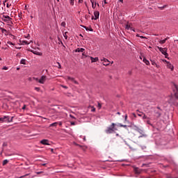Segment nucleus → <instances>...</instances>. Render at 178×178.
I'll return each mask as SVG.
<instances>
[{"instance_id":"nucleus-43","label":"nucleus","mask_w":178,"mask_h":178,"mask_svg":"<svg viewBox=\"0 0 178 178\" xmlns=\"http://www.w3.org/2000/svg\"><path fill=\"white\" fill-rule=\"evenodd\" d=\"M124 120H125V122L127 120V114H126L124 116Z\"/></svg>"},{"instance_id":"nucleus-13","label":"nucleus","mask_w":178,"mask_h":178,"mask_svg":"<svg viewBox=\"0 0 178 178\" xmlns=\"http://www.w3.org/2000/svg\"><path fill=\"white\" fill-rule=\"evenodd\" d=\"M167 67L168 69H170L171 71H173V70L175 69L173 65H172L170 62H167Z\"/></svg>"},{"instance_id":"nucleus-22","label":"nucleus","mask_w":178,"mask_h":178,"mask_svg":"<svg viewBox=\"0 0 178 178\" xmlns=\"http://www.w3.org/2000/svg\"><path fill=\"white\" fill-rule=\"evenodd\" d=\"M75 52H84V49H83V48H77L75 50Z\"/></svg>"},{"instance_id":"nucleus-54","label":"nucleus","mask_w":178,"mask_h":178,"mask_svg":"<svg viewBox=\"0 0 178 178\" xmlns=\"http://www.w3.org/2000/svg\"><path fill=\"white\" fill-rule=\"evenodd\" d=\"M86 30H90V29L85 27Z\"/></svg>"},{"instance_id":"nucleus-4","label":"nucleus","mask_w":178,"mask_h":178,"mask_svg":"<svg viewBox=\"0 0 178 178\" xmlns=\"http://www.w3.org/2000/svg\"><path fill=\"white\" fill-rule=\"evenodd\" d=\"M157 109V110H156ZM154 110V115L156 118H161L162 116V109L159 106Z\"/></svg>"},{"instance_id":"nucleus-35","label":"nucleus","mask_w":178,"mask_h":178,"mask_svg":"<svg viewBox=\"0 0 178 178\" xmlns=\"http://www.w3.org/2000/svg\"><path fill=\"white\" fill-rule=\"evenodd\" d=\"M7 44H8V45H15V43H13L10 41L8 42Z\"/></svg>"},{"instance_id":"nucleus-37","label":"nucleus","mask_w":178,"mask_h":178,"mask_svg":"<svg viewBox=\"0 0 178 178\" xmlns=\"http://www.w3.org/2000/svg\"><path fill=\"white\" fill-rule=\"evenodd\" d=\"M61 26H62V27H65L66 26V23L65 22H62Z\"/></svg>"},{"instance_id":"nucleus-23","label":"nucleus","mask_w":178,"mask_h":178,"mask_svg":"<svg viewBox=\"0 0 178 178\" xmlns=\"http://www.w3.org/2000/svg\"><path fill=\"white\" fill-rule=\"evenodd\" d=\"M9 163V160L5 159L3 161V166H5V165L8 164Z\"/></svg>"},{"instance_id":"nucleus-11","label":"nucleus","mask_w":178,"mask_h":178,"mask_svg":"<svg viewBox=\"0 0 178 178\" xmlns=\"http://www.w3.org/2000/svg\"><path fill=\"white\" fill-rule=\"evenodd\" d=\"M125 29H126V30H131V31H134V32H136V31L140 32V31L135 30L134 29H133V27L130 26V25H129V24H127L125 26Z\"/></svg>"},{"instance_id":"nucleus-30","label":"nucleus","mask_w":178,"mask_h":178,"mask_svg":"<svg viewBox=\"0 0 178 178\" xmlns=\"http://www.w3.org/2000/svg\"><path fill=\"white\" fill-rule=\"evenodd\" d=\"M143 114H144V113L139 112V113H138V116H140V118H141V116H143Z\"/></svg>"},{"instance_id":"nucleus-15","label":"nucleus","mask_w":178,"mask_h":178,"mask_svg":"<svg viewBox=\"0 0 178 178\" xmlns=\"http://www.w3.org/2000/svg\"><path fill=\"white\" fill-rule=\"evenodd\" d=\"M150 62L153 66H156V67L159 68V65L156 64L154 60L151 59Z\"/></svg>"},{"instance_id":"nucleus-60","label":"nucleus","mask_w":178,"mask_h":178,"mask_svg":"<svg viewBox=\"0 0 178 178\" xmlns=\"http://www.w3.org/2000/svg\"><path fill=\"white\" fill-rule=\"evenodd\" d=\"M12 156V154H8V156Z\"/></svg>"},{"instance_id":"nucleus-46","label":"nucleus","mask_w":178,"mask_h":178,"mask_svg":"<svg viewBox=\"0 0 178 178\" xmlns=\"http://www.w3.org/2000/svg\"><path fill=\"white\" fill-rule=\"evenodd\" d=\"M6 145H7L6 143H3V147H6Z\"/></svg>"},{"instance_id":"nucleus-48","label":"nucleus","mask_w":178,"mask_h":178,"mask_svg":"<svg viewBox=\"0 0 178 178\" xmlns=\"http://www.w3.org/2000/svg\"><path fill=\"white\" fill-rule=\"evenodd\" d=\"M22 109H23V110L26 109V105H24V106L22 107Z\"/></svg>"},{"instance_id":"nucleus-6","label":"nucleus","mask_w":178,"mask_h":178,"mask_svg":"<svg viewBox=\"0 0 178 178\" xmlns=\"http://www.w3.org/2000/svg\"><path fill=\"white\" fill-rule=\"evenodd\" d=\"M8 120H9V115H4L0 118V123H8Z\"/></svg>"},{"instance_id":"nucleus-45","label":"nucleus","mask_w":178,"mask_h":178,"mask_svg":"<svg viewBox=\"0 0 178 178\" xmlns=\"http://www.w3.org/2000/svg\"><path fill=\"white\" fill-rule=\"evenodd\" d=\"M64 37H65V40H67V35H66V33L64 34Z\"/></svg>"},{"instance_id":"nucleus-19","label":"nucleus","mask_w":178,"mask_h":178,"mask_svg":"<svg viewBox=\"0 0 178 178\" xmlns=\"http://www.w3.org/2000/svg\"><path fill=\"white\" fill-rule=\"evenodd\" d=\"M134 127H136L135 130H136V131L140 133V134H143V130L140 129V128H138L137 126H134Z\"/></svg>"},{"instance_id":"nucleus-49","label":"nucleus","mask_w":178,"mask_h":178,"mask_svg":"<svg viewBox=\"0 0 178 178\" xmlns=\"http://www.w3.org/2000/svg\"><path fill=\"white\" fill-rule=\"evenodd\" d=\"M163 62H166L168 63V62H169V61H168L166 60H163Z\"/></svg>"},{"instance_id":"nucleus-38","label":"nucleus","mask_w":178,"mask_h":178,"mask_svg":"<svg viewBox=\"0 0 178 178\" xmlns=\"http://www.w3.org/2000/svg\"><path fill=\"white\" fill-rule=\"evenodd\" d=\"M70 123H71V125H72V126L76 125V122H71Z\"/></svg>"},{"instance_id":"nucleus-40","label":"nucleus","mask_w":178,"mask_h":178,"mask_svg":"<svg viewBox=\"0 0 178 178\" xmlns=\"http://www.w3.org/2000/svg\"><path fill=\"white\" fill-rule=\"evenodd\" d=\"M70 117L72 119H76V118H74V116H73L72 114L70 115Z\"/></svg>"},{"instance_id":"nucleus-42","label":"nucleus","mask_w":178,"mask_h":178,"mask_svg":"<svg viewBox=\"0 0 178 178\" xmlns=\"http://www.w3.org/2000/svg\"><path fill=\"white\" fill-rule=\"evenodd\" d=\"M135 172H136V173H138V174L140 173V172L138 171V169H137V168L135 169Z\"/></svg>"},{"instance_id":"nucleus-56","label":"nucleus","mask_w":178,"mask_h":178,"mask_svg":"<svg viewBox=\"0 0 178 178\" xmlns=\"http://www.w3.org/2000/svg\"><path fill=\"white\" fill-rule=\"evenodd\" d=\"M90 31H92V28H90Z\"/></svg>"},{"instance_id":"nucleus-34","label":"nucleus","mask_w":178,"mask_h":178,"mask_svg":"<svg viewBox=\"0 0 178 178\" xmlns=\"http://www.w3.org/2000/svg\"><path fill=\"white\" fill-rule=\"evenodd\" d=\"M97 107L99 108V109H101V108L102 107V105L100 103H98Z\"/></svg>"},{"instance_id":"nucleus-36","label":"nucleus","mask_w":178,"mask_h":178,"mask_svg":"<svg viewBox=\"0 0 178 178\" xmlns=\"http://www.w3.org/2000/svg\"><path fill=\"white\" fill-rule=\"evenodd\" d=\"M136 37H140V38H145V36H140L139 34H136Z\"/></svg>"},{"instance_id":"nucleus-39","label":"nucleus","mask_w":178,"mask_h":178,"mask_svg":"<svg viewBox=\"0 0 178 178\" xmlns=\"http://www.w3.org/2000/svg\"><path fill=\"white\" fill-rule=\"evenodd\" d=\"M3 70H8V67L4 66V67H3Z\"/></svg>"},{"instance_id":"nucleus-52","label":"nucleus","mask_w":178,"mask_h":178,"mask_svg":"<svg viewBox=\"0 0 178 178\" xmlns=\"http://www.w3.org/2000/svg\"><path fill=\"white\" fill-rule=\"evenodd\" d=\"M104 3H108L106 2V0H104Z\"/></svg>"},{"instance_id":"nucleus-1","label":"nucleus","mask_w":178,"mask_h":178,"mask_svg":"<svg viewBox=\"0 0 178 178\" xmlns=\"http://www.w3.org/2000/svg\"><path fill=\"white\" fill-rule=\"evenodd\" d=\"M172 91H173V95L175 98H173V96L170 97V99L168 100L169 104H172V105H178V103L176 102L178 100V88L176 84H172Z\"/></svg>"},{"instance_id":"nucleus-44","label":"nucleus","mask_w":178,"mask_h":178,"mask_svg":"<svg viewBox=\"0 0 178 178\" xmlns=\"http://www.w3.org/2000/svg\"><path fill=\"white\" fill-rule=\"evenodd\" d=\"M61 87H63V88L67 89V86H63V85H62V86H61Z\"/></svg>"},{"instance_id":"nucleus-61","label":"nucleus","mask_w":178,"mask_h":178,"mask_svg":"<svg viewBox=\"0 0 178 178\" xmlns=\"http://www.w3.org/2000/svg\"><path fill=\"white\" fill-rule=\"evenodd\" d=\"M19 67H17V70H19Z\"/></svg>"},{"instance_id":"nucleus-64","label":"nucleus","mask_w":178,"mask_h":178,"mask_svg":"<svg viewBox=\"0 0 178 178\" xmlns=\"http://www.w3.org/2000/svg\"><path fill=\"white\" fill-rule=\"evenodd\" d=\"M58 2H59V0H57Z\"/></svg>"},{"instance_id":"nucleus-55","label":"nucleus","mask_w":178,"mask_h":178,"mask_svg":"<svg viewBox=\"0 0 178 178\" xmlns=\"http://www.w3.org/2000/svg\"><path fill=\"white\" fill-rule=\"evenodd\" d=\"M117 115H120V112H118V113H117Z\"/></svg>"},{"instance_id":"nucleus-41","label":"nucleus","mask_w":178,"mask_h":178,"mask_svg":"<svg viewBox=\"0 0 178 178\" xmlns=\"http://www.w3.org/2000/svg\"><path fill=\"white\" fill-rule=\"evenodd\" d=\"M35 90L38 92V91H40V88L35 87Z\"/></svg>"},{"instance_id":"nucleus-51","label":"nucleus","mask_w":178,"mask_h":178,"mask_svg":"<svg viewBox=\"0 0 178 178\" xmlns=\"http://www.w3.org/2000/svg\"><path fill=\"white\" fill-rule=\"evenodd\" d=\"M79 2L81 3V2H83V0H79Z\"/></svg>"},{"instance_id":"nucleus-33","label":"nucleus","mask_w":178,"mask_h":178,"mask_svg":"<svg viewBox=\"0 0 178 178\" xmlns=\"http://www.w3.org/2000/svg\"><path fill=\"white\" fill-rule=\"evenodd\" d=\"M90 108H91V112H95V108H94V106H90Z\"/></svg>"},{"instance_id":"nucleus-3","label":"nucleus","mask_w":178,"mask_h":178,"mask_svg":"<svg viewBox=\"0 0 178 178\" xmlns=\"http://www.w3.org/2000/svg\"><path fill=\"white\" fill-rule=\"evenodd\" d=\"M157 48L159 51H160V52H161V54L165 56V58H168L169 56V54H168V48H162L159 47H157Z\"/></svg>"},{"instance_id":"nucleus-57","label":"nucleus","mask_w":178,"mask_h":178,"mask_svg":"<svg viewBox=\"0 0 178 178\" xmlns=\"http://www.w3.org/2000/svg\"><path fill=\"white\" fill-rule=\"evenodd\" d=\"M168 39H169V38H165L166 41H168Z\"/></svg>"},{"instance_id":"nucleus-62","label":"nucleus","mask_w":178,"mask_h":178,"mask_svg":"<svg viewBox=\"0 0 178 178\" xmlns=\"http://www.w3.org/2000/svg\"><path fill=\"white\" fill-rule=\"evenodd\" d=\"M75 145H79L75 143Z\"/></svg>"},{"instance_id":"nucleus-53","label":"nucleus","mask_w":178,"mask_h":178,"mask_svg":"<svg viewBox=\"0 0 178 178\" xmlns=\"http://www.w3.org/2000/svg\"><path fill=\"white\" fill-rule=\"evenodd\" d=\"M59 126H62V122H59Z\"/></svg>"},{"instance_id":"nucleus-18","label":"nucleus","mask_w":178,"mask_h":178,"mask_svg":"<svg viewBox=\"0 0 178 178\" xmlns=\"http://www.w3.org/2000/svg\"><path fill=\"white\" fill-rule=\"evenodd\" d=\"M31 52H32L33 54H34V55H38L39 56H41V55H42V54H41L40 52L34 51V50H31Z\"/></svg>"},{"instance_id":"nucleus-32","label":"nucleus","mask_w":178,"mask_h":178,"mask_svg":"<svg viewBox=\"0 0 178 178\" xmlns=\"http://www.w3.org/2000/svg\"><path fill=\"white\" fill-rule=\"evenodd\" d=\"M120 127H124L126 129L127 127V125H123L122 124H119Z\"/></svg>"},{"instance_id":"nucleus-14","label":"nucleus","mask_w":178,"mask_h":178,"mask_svg":"<svg viewBox=\"0 0 178 178\" xmlns=\"http://www.w3.org/2000/svg\"><path fill=\"white\" fill-rule=\"evenodd\" d=\"M90 2L92 3V7L93 9H95V8H97V6H99V4L97 3H95L94 0H90Z\"/></svg>"},{"instance_id":"nucleus-63","label":"nucleus","mask_w":178,"mask_h":178,"mask_svg":"<svg viewBox=\"0 0 178 178\" xmlns=\"http://www.w3.org/2000/svg\"><path fill=\"white\" fill-rule=\"evenodd\" d=\"M51 151H54V149H51Z\"/></svg>"},{"instance_id":"nucleus-59","label":"nucleus","mask_w":178,"mask_h":178,"mask_svg":"<svg viewBox=\"0 0 178 178\" xmlns=\"http://www.w3.org/2000/svg\"><path fill=\"white\" fill-rule=\"evenodd\" d=\"M120 2H123V0H120Z\"/></svg>"},{"instance_id":"nucleus-28","label":"nucleus","mask_w":178,"mask_h":178,"mask_svg":"<svg viewBox=\"0 0 178 178\" xmlns=\"http://www.w3.org/2000/svg\"><path fill=\"white\" fill-rule=\"evenodd\" d=\"M143 137H147V134H142L140 136H138V138H143Z\"/></svg>"},{"instance_id":"nucleus-5","label":"nucleus","mask_w":178,"mask_h":178,"mask_svg":"<svg viewBox=\"0 0 178 178\" xmlns=\"http://www.w3.org/2000/svg\"><path fill=\"white\" fill-rule=\"evenodd\" d=\"M35 81H38V83H40V84H44V83L47 81V76L42 75L40 79L38 78H35Z\"/></svg>"},{"instance_id":"nucleus-21","label":"nucleus","mask_w":178,"mask_h":178,"mask_svg":"<svg viewBox=\"0 0 178 178\" xmlns=\"http://www.w3.org/2000/svg\"><path fill=\"white\" fill-rule=\"evenodd\" d=\"M143 62H144V63H145V65H147V66H149V60H147V58H144L143 60Z\"/></svg>"},{"instance_id":"nucleus-10","label":"nucleus","mask_w":178,"mask_h":178,"mask_svg":"<svg viewBox=\"0 0 178 178\" xmlns=\"http://www.w3.org/2000/svg\"><path fill=\"white\" fill-rule=\"evenodd\" d=\"M40 144H42L43 145H51V144H49V140L47 139L40 140Z\"/></svg>"},{"instance_id":"nucleus-20","label":"nucleus","mask_w":178,"mask_h":178,"mask_svg":"<svg viewBox=\"0 0 178 178\" xmlns=\"http://www.w3.org/2000/svg\"><path fill=\"white\" fill-rule=\"evenodd\" d=\"M90 59L92 60V63H94L95 62H98V57H95V58L90 57Z\"/></svg>"},{"instance_id":"nucleus-16","label":"nucleus","mask_w":178,"mask_h":178,"mask_svg":"<svg viewBox=\"0 0 178 178\" xmlns=\"http://www.w3.org/2000/svg\"><path fill=\"white\" fill-rule=\"evenodd\" d=\"M1 33H4L5 35H8V31L2 27H0Z\"/></svg>"},{"instance_id":"nucleus-9","label":"nucleus","mask_w":178,"mask_h":178,"mask_svg":"<svg viewBox=\"0 0 178 178\" xmlns=\"http://www.w3.org/2000/svg\"><path fill=\"white\" fill-rule=\"evenodd\" d=\"M102 62L104 66H108V65H109V63H110V61H108V60L105 58H103L102 59Z\"/></svg>"},{"instance_id":"nucleus-25","label":"nucleus","mask_w":178,"mask_h":178,"mask_svg":"<svg viewBox=\"0 0 178 178\" xmlns=\"http://www.w3.org/2000/svg\"><path fill=\"white\" fill-rule=\"evenodd\" d=\"M13 118L15 117H11V118H10L8 116V120H7L8 123H10L11 122H13Z\"/></svg>"},{"instance_id":"nucleus-29","label":"nucleus","mask_w":178,"mask_h":178,"mask_svg":"<svg viewBox=\"0 0 178 178\" xmlns=\"http://www.w3.org/2000/svg\"><path fill=\"white\" fill-rule=\"evenodd\" d=\"M142 119H143V120H145V119H148V117H147V115H145V114L143 113V117H142Z\"/></svg>"},{"instance_id":"nucleus-27","label":"nucleus","mask_w":178,"mask_h":178,"mask_svg":"<svg viewBox=\"0 0 178 178\" xmlns=\"http://www.w3.org/2000/svg\"><path fill=\"white\" fill-rule=\"evenodd\" d=\"M165 42H166V39H164V40H160V41H159V44H165Z\"/></svg>"},{"instance_id":"nucleus-17","label":"nucleus","mask_w":178,"mask_h":178,"mask_svg":"<svg viewBox=\"0 0 178 178\" xmlns=\"http://www.w3.org/2000/svg\"><path fill=\"white\" fill-rule=\"evenodd\" d=\"M20 42L22 45H29L30 44L27 40H20Z\"/></svg>"},{"instance_id":"nucleus-26","label":"nucleus","mask_w":178,"mask_h":178,"mask_svg":"<svg viewBox=\"0 0 178 178\" xmlns=\"http://www.w3.org/2000/svg\"><path fill=\"white\" fill-rule=\"evenodd\" d=\"M21 65H26V59H22L20 61Z\"/></svg>"},{"instance_id":"nucleus-47","label":"nucleus","mask_w":178,"mask_h":178,"mask_svg":"<svg viewBox=\"0 0 178 178\" xmlns=\"http://www.w3.org/2000/svg\"><path fill=\"white\" fill-rule=\"evenodd\" d=\"M41 173H42V172H36L37 175H41Z\"/></svg>"},{"instance_id":"nucleus-24","label":"nucleus","mask_w":178,"mask_h":178,"mask_svg":"<svg viewBox=\"0 0 178 178\" xmlns=\"http://www.w3.org/2000/svg\"><path fill=\"white\" fill-rule=\"evenodd\" d=\"M58 126V122H54L50 124V127H56Z\"/></svg>"},{"instance_id":"nucleus-31","label":"nucleus","mask_w":178,"mask_h":178,"mask_svg":"<svg viewBox=\"0 0 178 178\" xmlns=\"http://www.w3.org/2000/svg\"><path fill=\"white\" fill-rule=\"evenodd\" d=\"M70 3L72 6L74 5V0H70Z\"/></svg>"},{"instance_id":"nucleus-8","label":"nucleus","mask_w":178,"mask_h":178,"mask_svg":"<svg viewBox=\"0 0 178 178\" xmlns=\"http://www.w3.org/2000/svg\"><path fill=\"white\" fill-rule=\"evenodd\" d=\"M99 18V11H95L94 16H92V20H97Z\"/></svg>"},{"instance_id":"nucleus-58","label":"nucleus","mask_w":178,"mask_h":178,"mask_svg":"<svg viewBox=\"0 0 178 178\" xmlns=\"http://www.w3.org/2000/svg\"><path fill=\"white\" fill-rule=\"evenodd\" d=\"M12 27H13L12 25H10V29H12Z\"/></svg>"},{"instance_id":"nucleus-50","label":"nucleus","mask_w":178,"mask_h":178,"mask_svg":"<svg viewBox=\"0 0 178 178\" xmlns=\"http://www.w3.org/2000/svg\"><path fill=\"white\" fill-rule=\"evenodd\" d=\"M47 165V163H42V166H45Z\"/></svg>"},{"instance_id":"nucleus-12","label":"nucleus","mask_w":178,"mask_h":178,"mask_svg":"<svg viewBox=\"0 0 178 178\" xmlns=\"http://www.w3.org/2000/svg\"><path fill=\"white\" fill-rule=\"evenodd\" d=\"M67 80H70V81H72V83H74V84L79 85V82L77 81H76V79H74V78L67 76Z\"/></svg>"},{"instance_id":"nucleus-7","label":"nucleus","mask_w":178,"mask_h":178,"mask_svg":"<svg viewBox=\"0 0 178 178\" xmlns=\"http://www.w3.org/2000/svg\"><path fill=\"white\" fill-rule=\"evenodd\" d=\"M11 20H12V18H10L9 15L3 16V22H5L6 23H13Z\"/></svg>"},{"instance_id":"nucleus-2","label":"nucleus","mask_w":178,"mask_h":178,"mask_svg":"<svg viewBox=\"0 0 178 178\" xmlns=\"http://www.w3.org/2000/svg\"><path fill=\"white\" fill-rule=\"evenodd\" d=\"M116 124L112 123L110 127H108L107 129L105 130V133L106 134H112L115 133L118 130V128H115Z\"/></svg>"}]
</instances>
